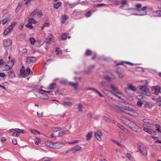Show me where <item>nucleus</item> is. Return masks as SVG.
<instances>
[{
  "label": "nucleus",
  "mask_w": 161,
  "mask_h": 161,
  "mask_svg": "<svg viewBox=\"0 0 161 161\" xmlns=\"http://www.w3.org/2000/svg\"><path fill=\"white\" fill-rule=\"evenodd\" d=\"M115 109L119 112L125 113L132 116L137 117L138 115V114L132 109L130 110L118 106H115Z\"/></svg>",
  "instance_id": "1"
},
{
  "label": "nucleus",
  "mask_w": 161,
  "mask_h": 161,
  "mask_svg": "<svg viewBox=\"0 0 161 161\" xmlns=\"http://www.w3.org/2000/svg\"><path fill=\"white\" fill-rule=\"evenodd\" d=\"M128 126L133 130L136 132H140L141 129L140 128L136 125L135 123L131 121Z\"/></svg>",
  "instance_id": "2"
},
{
  "label": "nucleus",
  "mask_w": 161,
  "mask_h": 161,
  "mask_svg": "<svg viewBox=\"0 0 161 161\" xmlns=\"http://www.w3.org/2000/svg\"><path fill=\"white\" fill-rule=\"evenodd\" d=\"M140 90L143 91V94L147 96L149 95L150 93L148 92L149 89L145 86H139Z\"/></svg>",
  "instance_id": "3"
},
{
  "label": "nucleus",
  "mask_w": 161,
  "mask_h": 161,
  "mask_svg": "<svg viewBox=\"0 0 161 161\" xmlns=\"http://www.w3.org/2000/svg\"><path fill=\"white\" fill-rule=\"evenodd\" d=\"M138 148L141 153L144 155L146 156L147 154V148L143 145L138 146Z\"/></svg>",
  "instance_id": "4"
},
{
  "label": "nucleus",
  "mask_w": 161,
  "mask_h": 161,
  "mask_svg": "<svg viewBox=\"0 0 161 161\" xmlns=\"http://www.w3.org/2000/svg\"><path fill=\"white\" fill-rule=\"evenodd\" d=\"M37 60L36 58L33 56H27L26 58V63L30 64L31 63L35 62Z\"/></svg>",
  "instance_id": "5"
},
{
  "label": "nucleus",
  "mask_w": 161,
  "mask_h": 161,
  "mask_svg": "<svg viewBox=\"0 0 161 161\" xmlns=\"http://www.w3.org/2000/svg\"><path fill=\"white\" fill-rule=\"evenodd\" d=\"M45 42L47 44H50L53 42V36L51 34H48L47 37L45 40Z\"/></svg>",
  "instance_id": "6"
},
{
  "label": "nucleus",
  "mask_w": 161,
  "mask_h": 161,
  "mask_svg": "<svg viewBox=\"0 0 161 161\" xmlns=\"http://www.w3.org/2000/svg\"><path fill=\"white\" fill-rule=\"evenodd\" d=\"M64 145V143L63 142H55L54 143L53 149H58L63 147Z\"/></svg>",
  "instance_id": "7"
},
{
  "label": "nucleus",
  "mask_w": 161,
  "mask_h": 161,
  "mask_svg": "<svg viewBox=\"0 0 161 161\" xmlns=\"http://www.w3.org/2000/svg\"><path fill=\"white\" fill-rule=\"evenodd\" d=\"M95 135L96 138L99 141L101 140V137L102 136V134L101 131L97 130L95 133Z\"/></svg>",
  "instance_id": "8"
},
{
  "label": "nucleus",
  "mask_w": 161,
  "mask_h": 161,
  "mask_svg": "<svg viewBox=\"0 0 161 161\" xmlns=\"http://www.w3.org/2000/svg\"><path fill=\"white\" fill-rule=\"evenodd\" d=\"M12 44V42L9 39L5 40L3 42V45L5 47H8L10 46Z\"/></svg>",
  "instance_id": "9"
},
{
  "label": "nucleus",
  "mask_w": 161,
  "mask_h": 161,
  "mask_svg": "<svg viewBox=\"0 0 161 161\" xmlns=\"http://www.w3.org/2000/svg\"><path fill=\"white\" fill-rule=\"evenodd\" d=\"M121 120L126 125L128 126L130 122L131 121L130 120L124 117H121Z\"/></svg>",
  "instance_id": "10"
},
{
  "label": "nucleus",
  "mask_w": 161,
  "mask_h": 161,
  "mask_svg": "<svg viewBox=\"0 0 161 161\" xmlns=\"http://www.w3.org/2000/svg\"><path fill=\"white\" fill-rule=\"evenodd\" d=\"M45 143L47 146L53 148L54 142L49 141H47L45 142Z\"/></svg>",
  "instance_id": "11"
},
{
  "label": "nucleus",
  "mask_w": 161,
  "mask_h": 161,
  "mask_svg": "<svg viewBox=\"0 0 161 161\" xmlns=\"http://www.w3.org/2000/svg\"><path fill=\"white\" fill-rule=\"evenodd\" d=\"M9 76L11 78L13 79L15 77V75L14 71L13 70H9L8 72Z\"/></svg>",
  "instance_id": "12"
},
{
  "label": "nucleus",
  "mask_w": 161,
  "mask_h": 161,
  "mask_svg": "<svg viewBox=\"0 0 161 161\" xmlns=\"http://www.w3.org/2000/svg\"><path fill=\"white\" fill-rule=\"evenodd\" d=\"M143 122L146 124H147L150 125L153 124V122L151 119H145L143 120Z\"/></svg>",
  "instance_id": "13"
},
{
  "label": "nucleus",
  "mask_w": 161,
  "mask_h": 161,
  "mask_svg": "<svg viewBox=\"0 0 161 161\" xmlns=\"http://www.w3.org/2000/svg\"><path fill=\"white\" fill-rule=\"evenodd\" d=\"M12 30V28L10 27H9L6 29L3 32L4 35H7L9 32H11Z\"/></svg>",
  "instance_id": "14"
},
{
  "label": "nucleus",
  "mask_w": 161,
  "mask_h": 161,
  "mask_svg": "<svg viewBox=\"0 0 161 161\" xmlns=\"http://www.w3.org/2000/svg\"><path fill=\"white\" fill-rule=\"evenodd\" d=\"M154 93L156 95L158 94L160 92V88L159 86H157L155 87Z\"/></svg>",
  "instance_id": "15"
},
{
  "label": "nucleus",
  "mask_w": 161,
  "mask_h": 161,
  "mask_svg": "<svg viewBox=\"0 0 161 161\" xmlns=\"http://www.w3.org/2000/svg\"><path fill=\"white\" fill-rule=\"evenodd\" d=\"M62 104L64 106L66 105L69 107H70L72 105V102H67L66 101H64L62 103Z\"/></svg>",
  "instance_id": "16"
},
{
  "label": "nucleus",
  "mask_w": 161,
  "mask_h": 161,
  "mask_svg": "<svg viewBox=\"0 0 161 161\" xmlns=\"http://www.w3.org/2000/svg\"><path fill=\"white\" fill-rule=\"evenodd\" d=\"M143 130L147 133L150 134H152L153 132V131L151 129H148L146 128H144L143 129Z\"/></svg>",
  "instance_id": "17"
},
{
  "label": "nucleus",
  "mask_w": 161,
  "mask_h": 161,
  "mask_svg": "<svg viewBox=\"0 0 161 161\" xmlns=\"http://www.w3.org/2000/svg\"><path fill=\"white\" fill-rule=\"evenodd\" d=\"M119 69H118L117 70L118 72V75L119 76V77L120 78H124V75L122 74V73L123 72V70H122L121 71V73H120L119 71Z\"/></svg>",
  "instance_id": "18"
},
{
  "label": "nucleus",
  "mask_w": 161,
  "mask_h": 161,
  "mask_svg": "<svg viewBox=\"0 0 161 161\" xmlns=\"http://www.w3.org/2000/svg\"><path fill=\"white\" fill-rule=\"evenodd\" d=\"M117 126L119 128L123 130L124 132H128V130L120 124H118Z\"/></svg>",
  "instance_id": "19"
},
{
  "label": "nucleus",
  "mask_w": 161,
  "mask_h": 161,
  "mask_svg": "<svg viewBox=\"0 0 161 161\" xmlns=\"http://www.w3.org/2000/svg\"><path fill=\"white\" fill-rule=\"evenodd\" d=\"M57 87L55 83H52L49 86V89L51 90L54 89Z\"/></svg>",
  "instance_id": "20"
},
{
  "label": "nucleus",
  "mask_w": 161,
  "mask_h": 161,
  "mask_svg": "<svg viewBox=\"0 0 161 161\" xmlns=\"http://www.w3.org/2000/svg\"><path fill=\"white\" fill-rule=\"evenodd\" d=\"M92 54V51L89 49H87L85 53V55L86 56H91Z\"/></svg>",
  "instance_id": "21"
},
{
  "label": "nucleus",
  "mask_w": 161,
  "mask_h": 161,
  "mask_svg": "<svg viewBox=\"0 0 161 161\" xmlns=\"http://www.w3.org/2000/svg\"><path fill=\"white\" fill-rule=\"evenodd\" d=\"M61 3L60 2L57 3L54 5L53 7L55 9H58L61 6Z\"/></svg>",
  "instance_id": "22"
},
{
  "label": "nucleus",
  "mask_w": 161,
  "mask_h": 161,
  "mask_svg": "<svg viewBox=\"0 0 161 161\" xmlns=\"http://www.w3.org/2000/svg\"><path fill=\"white\" fill-rule=\"evenodd\" d=\"M69 34L68 33H64L61 36V39L63 40H65L67 37V36H68Z\"/></svg>",
  "instance_id": "23"
},
{
  "label": "nucleus",
  "mask_w": 161,
  "mask_h": 161,
  "mask_svg": "<svg viewBox=\"0 0 161 161\" xmlns=\"http://www.w3.org/2000/svg\"><path fill=\"white\" fill-rule=\"evenodd\" d=\"M92 132H89L86 135V140H88L92 138Z\"/></svg>",
  "instance_id": "24"
},
{
  "label": "nucleus",
  "mask_w": 161,
  "mask_h": 161,
  "mask_svg": "<svg viewBox=\"0 0 161 161\" xmlns=\"http://www.w3.org/2000/svg\"><path fill=\"white\" fill-rule=\"evenodd\" d=\"M69 84L73 87L75 89H77L78 86V83H77L70 82Z\"/></svg>",
  "instance_id": "25"
},
{
  "label": "nucleus",
  "mask_w": 161,
  "mask_h": 161,
  "mask_svg": "<svg viewBox=\"0 0 161 161\" xmlns=\"http://www.w3.org/2000/svg\"><path fill=\"white\" fill-rule=\"evenodd\" d=\"M128 87L129 89H130L131 90L133 91H136V88L133 86L132 85H128Z\"/></svg>",
  "instance_id": "26"
},
{
  "label": "nucleus",
  "mask_w": 161,
  "mask_h": 161,
  "mask_svg": "<svg viewBox=\"0 0 161 161\" xmlns=\"http://www.w3.org/2000/svg\"><path fill=\"white\" fill-rule=\"evenodd\" d=\"M62 19L61 20V22L62 23H64L66 21V20L68 19V16L66 15H64L62 18Z\"/></svg>",
  "instance_id": "27"
},
{
  "label": "nucleus",
  "mask_w": 161,
  "mask_h": 161,
  "mask_svg": "<svg viewBox=\"0 0 161 161\" xmlns=\"http://www.w3.org/2000/svg\"><path fill=\"white\" fill-rule=\"evenodd\" d=\"M39 10L37 9H35L34 11L31 12V17H33L36 15L37 12Z\"/></svg>",
  "instance_id": "28"
},
{
  "label": "nucleus",
  "mask_w": 161,
  "mask_h": 161,
  "mask_svg": "<svg viewBox=\"0 0 161 161\" xmlns=\"http://www.w3.org/2000/svg\"><path fill=\"white\" fill-rule=\"evenodd\" d=\"M28 23L25 25V26L27 28H29L30 29H32L33 27L31 25V21H28Z\"/></svg>",
  "instance_id": "29"
},
{
  "label": "nucleus",
  "mask_w": 161,
  "mask_h": 161,
  "mask_svg": "<svg viewBox=\"0 0 161 161\" xmlns=\"http://www.w3.org/2000/svg\"><path fill=\"white\" fill-rule=\"evenodd\" d=\"M62 129L60 127H53L52 128V130H53L54 132L60 131Z\"/></svg>",
  "instance_id": "30"
},
{
  "label": "nucleus",
  "mask_w": 161,
  "mask_h": 161,
  "mask_svg": "<svg viewBox=\"0 0 161 161\" xmlns=\"http://www.w3.org/2000/svg\"><path fill=\"white\" fill-rule=\"evenodd\" d=\"M68 131V130H63L61 131H60L58 133V136H61L63 135H64L65 134L66 131Z\"/></svg>",
  "instance_id": "31"
},
{
  "label": "nucleus",
  "mask_w": 161,
  "mask_h": 161,
  "mask_svg": "<svg viewBox=\"0 0 161 161\" xmlns=\"http://www.w3.org/2000/svg\"><path fill=\"white\" fill-rule=\"evenodd\" d=\"M147 8V6H144L142 8L140 9V11H142L144 12V14H142V15H145L146 14L147 12L146 11V10Z\"/></svg>",
  "instance_id": "32"
},
{
  "label": "nucleus",
  "mask_w": 161,
  "mask_h": 161,
  "mask_svg": "<svg viewBox=\"0 0 161 161\" xmlns=\"http://www.w3.org/2000/svg\"><path fill=\"white\" fill-rule=\"evenodd\" d=\"M10 21V19L9 18H6V19H4L3 20L2 23L3 25H4L7 22Z\"/></svg>",
  "instance_id": "33"
},
{
  "label": "nucleus",
  "mask_w": 161,
  "mask_h": 161,
  "mask_svg": "<svg viewBox=\"0 0 161 161\" xmlns=\"http://www.w3.org/2000/svg\"><path fill=\"white\" fill-rule=\"evenodd\" d=\"M141 4L140 3H137L136 5V10L138 11H140V8L141 7Z\"/></svg>",
  "instance_id": "34"
},
{
  "label": "nucleus",
  "mask_w": 161,
  "mask_h": 161,
  "mask_svg": "<svg viewBox=\"0 0 161 161\" xmlns=\"http://www.w3.org/2000/svg\"><path fill=\"white\" fill-rule=\"evenodd\" d=\"M28 21H31V23H32L33 24H36L37 23L36 21L34 20L33 18H29L28 20Z\"/></svg>",
  "instance_id": "35"
},
{
  "label": "nucleus",
  "mask_w": 161,
  "mask_h": 161,
  "mask_svg": "<svg viewBox=\"0 0 161 161\" xmlns=\"http://www.w3.org/2000/svg\"><path fill=\"white\" fill-rule=\"evenodd\" d=\"M77 105L78 106V108L79 109V111L80 112H82V109L83 108L82 105L80 103H79Z\"/></svg>",
  "instance_id": "36"
},
{
  "label": "nucleus",
  "mask_w": 161,
  "mask_h": 161,
  "mask_svg": "<svg viewBox=\"0 0 161 161\" xmlns=\"http://www.w3.org/2000/svg\"><path fill=\"white\" fill-rule=\"evenodd\" d=\"M14 61L15 60L14 59H12L11 60L8 61V62L12 67L14 64Z\"/></svg>",
  "instance_id": "37"
},
{
  "label": "nucleus",
  "mask_w": 161,
  "mask_h": 161,
  "mask_svg": "<svg viewBox=\"0 0 161 161\" xmlns=\"http://www.w3.org/2000/svg\"><path fill=\"white\" fill-rule=\"evenodd\" d=\"M121 4L123 5H128V2L126 0H122L121 2Z\"/></svg>",
  "instance_id": "38"
},
{
  "label": "nucleus",
  "mask_w": 161,
  "mask_h": 161,
  "mask_svg": "<svg viewBox=\"0 0 161 161\" xmlns=\"http://www.w3.org/2000/svg\"><path fill=\"white\" fill-rule=\"evenodd\" d=\"M125 63L129 65H130V63L128 62H124V61H121L120 63L118 64H117V65H123Z\"/></svg>",
  "instance_id": "39"
},
{
  "label": "nucleus",
  "mask_w": 161,
  "mask_h": 161,
  "mask_svg": "<svg viewBox=\"0 0 161 161\" xmlns=\"http://www.w3.org/2000/svg\"><path fill=\"white\" fill-rule=\"evenodd\" d=\"M12 67L8 65V64H6L5 66V69L6 70H9L11 69Z\"/></svg>",
  "instance_id": "40"
},
{
  "label": "nucleus",
  "mask_w": 161,
  "mask_h": 161,
  "mask_svg": "<svg viewBox=\"0 0 161 161\" xmlns=\"http://www.w3.org/2000/svg\"><path fill=\"white\" fill-rule=\"evenodd\" d=\"M56 52L57 54H60L62 53V51L60 50L58 47H57L56 49Z\"/></svg>",
  "instance_id": "41"
},
{
  "label": "nucleus",
  "mask_w": 161,
  "mask_h": 161,
  "mask_svg": "<svg viewBox=\"0 0 161 161\" xmlns=\"http://www.w3.org/2000/svg\"><path fill=\"white\" fill-rule=\"evenodd\" d=\"M108 75L110 76V78L112 80H114L115 79L116 77L112 73H109Z\"/></svg>",
  "instance_id": "42"
},
{
  "label": "nucleus",
  "mask_w": 161,
  "mask_h": 161,
  "mask_svg": "<svg viewBox=\"0 0 161 161\" xmlns=\"http://www.w3.org/2000/svg\"><path fill=\"white\" fill-rule=\"evenodd\" d=\"M110 78V77L108 75H105V79H106L108 82L110 81L111 80H112V79H111Z\"/></svg>",
  "instance_id": "43"
},
{
  "label": "nucleus",
  "mask_w": 161,
  "mask_h": 161,
  "mask_svg": "<svg viewBox=\"0 0 161 161\" xmlns=\"http://www.w3.org/2000/svg\"><path fill=\"white\" fill-rule=\"evenodd\" d=\"M110 92L112 94H113V95H114L115 96L117 97H118V98H119V99H121V98H120V97L117 94L118 93H119L120 94V93L119 92H116V93H114L113 92H111V91Z\"/></svg>",
  "instance_id": "44"
},
{
  "label": "nucleus",
  "mask_w": 161,
  "mask_h": 161,
  "mask_svg": "<svg viewBox=\"0 0 161 161\" xmlns=\"http://www.w3.org/2000/svg\"><path fill=\"white\" fill-rule=\"evenodd\" d=\"M20 132H14L12 133V135L16 137L20 135Z\"/></svg>",
  "instance_id": "45"
},
{
  "label": "nucleus",
  "mask_w": 161,
  "mask_h": 161,
  "mask_svg": "<svg viewBox=\"0 0 161 161\" xmlns=\"http://www.w3.org/2000/svg\"><path fill=\"white\" fill-rule=\"evenodd\" d=\"M30 40L31 44H34L36 42L35 40L33 38H31Z\"/></svg>",
  "instance_id": "46"
},
{
  "label": "nucleus",
  "mask_w": 161,
  "mask_h": 161,
  "mask_svg": "<svg viewBox=\"0 0 161 161\" xmlns=\"http://www.w3.org/2000/svg\"><path fill=\"white\" fill-rule=\"evenodd\" d=\"M20 72L22 75L25 76V75H26V74L25 72V70L24 69H21Z\"/></svg>",
  "instance_id": "47"
},
{
  "label": "nucleus",
  "mask_w": 161,
  "mask_h": 161,
  "mask_svg": "<svg viewBox=\"0 0 161 161\" xmlns=\"http://www.w3.org/2000/svg\"><path fill=\"white\" fill-rule=\"evenodd\" d=\"M143 104V103L141 101H138L137 102V105L139 107H141Z\"/></svg>",
  "instance_id": "48"
},
{
  "label": "nucleus",
  "mask_w": 161,
  "mask_h": 161,
  "mask_svg": "<svg viewBox=\"0 0 161 161\" xmlns=\"http://www.w3.org/2000/svg\"><path fill=\"white\" fill-rule=\"evenodd\" d=\"M92 13L91 11H89L87 12L85 14V16L86 17H88L90 16L91 15Z\"/></svg>",
  "instance_id": "49"
},
{
  "label": "nucleus",
  "mask_w": 161,
  "mask_h": 161,
  "mask_svg": "<svg viewBox=\"0 0 161 161\" xmlns=\"http://www.w3.org/2000/svg\"><path fill=\"white\" fill-rule=\"evenodd\" d=\"M51 160V158L47 157L44 158L42 159V161H48Z\"/></svg>",
  "instance_id": "50"
},
{
  "label": "nucleus",
  "mask_w": 161,
  "mask_h": 161,
  "mask_svg": "<svg viewBox=\"0 0 161 161\" xmlns=\"http://www.w3.org/2000/svg\"><path fill=\"white\" fill-rule=\"evenodd\" d=\"M95 67V65H92L89 66L88 67V69L89 70H91L92 69H94Z\"/></svg>",
  "instance_id": "51"
},
{
  "label": "nucleus",
  "mask_w": 161,
  "mask_h": 161,
  "mask_svg": "<svg viewBox=\"0 0 161 161\" xmlns=\"http://www.w3.org/2000/svg\"><path fill=\"white\" fill-rule=\"evenodd\" d=\"M41 91H43L44 92H46V93H48L49 95H53V93H52V91H44V90H41Z\"/></svg>",
  "instance_id": "52"
},
{
  "label": "nucleus",
  "mask_w": 161,
  "mask_h": 161,
  "mask_svg": "<svg viewBox=\"0 0 161 161\" xmlns=\"http://www.w3.org/2000/svg\"><path fill=\"white\" fill-rule=\"evenodd\" d=\"M143 98V96L142 95H139L137 96V98L138 100H139V101H140V100L142 99Z\"/></svg>",
  "instance_id": "53"
},
{
  "label": "nucleus",
  "mask_w": 161,
  "mask_h": 161,
  "mask_svg": "<svg viewBox=\"0 0 161 161\" xmlns=\"http://www.w3.org/2000/svg\"><path fill=\"white\" fill-rule=\"evenodd\" d=\"M103 120L108 122H110V120L109 119L108 117H103Z\"/></svg>",
  "instance_id": "54"
},
{
  "label": "nucleus",
  "mask_w": 161,
  "mask_h": 161,
  "mask_svg": "<svg viewBox=\"0 0 161 161\" xmlns=\"http://www.w3.org/2000/svg\"><path fill=\"white\" fill-rule=\"evenodd\" d=\"M37 14L38 17H41L42 16V13L41 11H38Z\"/></svg>",
  "instance_id": "55"
},
{
  "label": "nucleus",
  "mask_w": 161,
  "mask_h": 161,
  "mask_svg": "<svg viewBox=\"0 0 161 161\" xmlns=\"http://www.w3.org/2000/svg\"><path fill=\"white\" fill-rule=\"evenodd\" d=\"M110 87L113 89V90L114 91H116L117 90V88L112 85H111Z\"/></svg>",
  "instance_id": "56"
},
{
  "label": "nucleus",
  "mask_w": 161,
  "mask_h": 161,
  "mask_svg": "<svg viewBox=\"0 0 161 161\" xmlns=\"http://www.w3.org/2000/svg\"><path fill=\"white\" fill-rule=\"evenodd\" d=\"M31 132L33 134L36 135V130L35 129H31L30 130Z\"/></svg>",
  "instance_id": "57"
},
{
  "label": "nucleus",
  "mask_w": 161,
  "mask_h": 161,
  "mask_svg": "<svg viewBox=\"0 0 161 161\" xmlns=\"http://www.w3.org/2000/svg\"><path fill=\"white\" fill-rule=\"evenodd\" d=\"M68 150L69 151H69H72V153H74V152H76V150H75V148L74 147L72 148L69 149H68Z\"/></svg>",
  "instance_id": "58"
},
{
  "label": "nucleus",
  "mask_w": 161,
  "mask_h": 161,
  "mask_svg": "<svg viewBox=\"0 0 161 161\" xmlns=\"http://www.w3.org/2000/svg\"><path fill=\"white\" fill-rule=\"evenodd\" d=\"M60 83L61 84L66 85L68 84V82L65 80H62L60 81Z\"/></svg>",
  "instance_id": "59"
},
{
  "label": "nucleus",
  "mask_w": 161,
  "mask_h": 161,
  "mask_svg": "<svg viewBox=\"0 0 161 161\" xmlns=\"http://www.w3.org/2000/svg\"><path fill=\"white\" fill-rule=\"evenodd\" d=\"M101 85L103 86H107V84L106 82L104 81H102L101 82Z\"/></svg>",
  "instance_id": "60"
},
{
  "label": "nucleus",
  "mask_w": 161,
  "mask_h": 161,
  "mask_svg": "<svg viewBox=\"0 0 161 161\" xmlns=\"http://www.w3.org/2000/svg\"><path fill=\"white\" fill-rule=\"evenodd\" d=\"M21 6V5H19L17 6L16 8V10H15V11L16 12H17L19 11Z\"/></svg>",
  "instance_id": "61"
},
{
  "label": "nucleus",
  "mask_w": 161,
  "mask_h": 161,
  "mask_svg": "<svg viewBox=\"0 0 161 161\" xmlns=\"http://www.w3.org/2000/svg\"><path fill=\"white\" fill-rule=\"evenodd\" d=\"M156 125L157 126L158 128L157 129V130L159 132H160L161 133V127L160 126V125Z\"/></svg>",
  "instance_id": "62"
},
{
  "label": "nucleus",
  "mask_w": 161,
  "mask_h": 161,
  "mask_svg": "<svg viewBox=\"0 0 161 161\" xmlns=\"http://www.w3.org/2000/svg\"><path fill=\"white\" fill-rule=\"evenodd\" d=\"M8 13V9H5L3 10V14L4 15H6Z\"/></svg>",
  "instance_id": "63"
},
{
  "label": "nucleus",
  "mask_w": 161,
  "mask_h": 161,
  "mask_svg": "<svg viewBox=\"0 0 161 161\" xmlns=\"http://www.w3.org/2000/svg\"><path fill=\"white\" fill-rule=\"evenodd\" d=\"M21 52L22 53H25L27 52V50L26 48H23Z\"/></svg>",
  "instance_id": "64"
}]
</instances>
